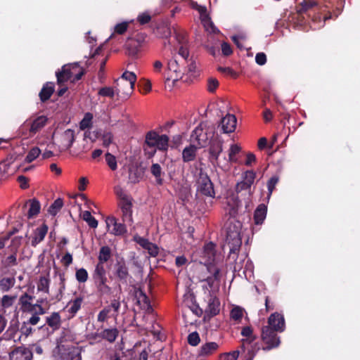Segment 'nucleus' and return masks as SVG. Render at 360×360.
<instances>
[{"label":"nucleus","mask_w":360,"mask_h":360,"mask_svg":"<svg viewBox=\"0 0 360 360\" xmlns=\"http://www.w3.org/2000/svg\"><path fill=\"white\" fill-rule=\"evenodd\" d=\"M330 8L328 4L319 5L315 1L304 0L296 6L297 12L292 19L300 26H303L308 19H311L313 23L318 24L314 29H319L323 27L326 20L336 18L340 13L339 9L332 13Z\"/></svg>","instance_id":"1"},{"label":"nucleus","mask_w":360,"mask_h":360,"mask_svg":"<svg viewBox=\"0 0 360 360\" xmlns=\"http://www.w3.org/2000/svg\"><path fill=\"white\" fill-rule=\"evenodd\" d=\"M268 325L264 326L261 330L262 349L269 351L277 348L281 344L278 333L285 330V323L283 315L275 312L268 318Z\"/></svg>","instance_id":"2"},{"label":"nucleus","mask_w":360,"mask_h":360,"mask_svg":"<svg viewBox=\"0 0 360 360\" xmlns=\"http://www.w3.org/2000/svg\"><path fill=\"white\" fill-rule=\"evenodd\" d=\"M257 174L254 170H247L242 174L241 181L238 182L235 187L237 194V199L244 200L245 205L248 206L251 202L252 195L255 187L253 186Z\"/></svg>","instance_id":"3"},{"label":"nucleus","mask_w":360,"mask_h":360,"mask_svg":"<svg viewBox=\"0 0 360 360\" xmlns=\"http://www.w3.org/2000/svg\"><path fill=\"white\" fill-rule=\"evenodd\" d=\"M169 137L165 134L159 135L155 131H150L146 135L144 150L149 154L150 156L154 155L156 149L160 150H167L168 148Z\"/></svg>","instance_id":"4"},{"label":"nucleus","mask_w":360,"mask_h":360,"mask_svg":"<svg viewBox=\"0 0 360 360\" xmlns=\"http://www.w3.org/2000/svg\"><path fill=\"white\" fill-rule=\"evenodd\" d=\"M53 144H55L60 152L69 150L75 141V131L70 129L53 136Z\"/></svg>","instance_id":"5"},{"label":"nucleus","mask_w":360,"mask_h":360,"mask_svg":"<svg viewBox=\"0 0 360 360\" xmlns=\"http://www.w3.org/2000/svg\"><path fill=\"white\" fill-rule=\"evenodd\" d=\"M195 186L197 195L214 198V185L209 176L202 170L199 172Z\"/></svg>","instance_id":"6"},{"label":"nucleus","mask_w":360,"mask_h":360,"mask_svg":"<svg viewBox=\"0 0 360 360\" xmlns=\"http://www.w3.org/2000/svg\"><path fill=\"white\" fill-rule=\"evenodd\" d=\"M136 82V75L133 72L125 71L116 83L117 86L124 91L125 96L129 97L134 91Z\"/></svg>","instance_id":"7"},{"label":"nucleus","mask_w":360,"mask_h":360,"mask_svg":"<svg viewBox=\"0 0 360 360\" xmlns=\"http://www.w3.org/2000/svg\"><path fill=\"white\" fill-rule=\"evenodd\" d=\"M113 274L116 279L122 284H127L131 278L129 267L123 258L116 261L113 266Z\"/></svg>","instance_id":"8"},{"label":"nucleus","mask_w":360,"mask_h":360,"mask_svg":"<svg viewBox=\"0 0 360 360\" xmlns=\"http://www.w3.org/2000/svg\"><path fill=\"white\" fill-rule=\"evenodd\" d=\"M226 244L229 248V257H231V255L238 254L242 244L240 233L237 231H227Z\"/></svg>","instance_id":"9"},{"label":"nucleus","mask_w":360,"mask_h":360,"mask_svg":"<svg viewBox=\"0 0 360 360\" xmlns=\"http://www.w3.org/2000/svg\"><path fill=\"white\" fill-rule=\"evenodd\" d=\"M207 270L210 274L205 281L207 282L210 288H218L221 280V270L215 264H207Z\"/></svg>","instance_id":"10"},{"label":"nucleus","mask_w":360,"mask_h":360,"mask_svg":"<svg viewBox=\"0 0 360 360\" xmlns=\"http://www.w3.org/2000/svg\"><path fill=\"white\" fill-rule=\"evenodd\" d=\"M167 68L168 71L172 73L170 77L167 78V79L177 81L183 79L185 71H184V67L179 64V60L176 57H174L168 61Z\"/></svg>","instance_id":"11"},{"label":"nucleus","mask_w":360,"mask_h":360,"mask_svg":"<svg viewBox=\"0 0 360 360\" xmlns=\"http://www.w3.org/2000/svg\"><path fill=\"white\" fill-rule=\"evenodd\" d=\"M32 350L25 346L16 347L9 352L10 360H32Z\"/></svg>","instance_id":"12"},{"label":"nucleus","mask_w":360,"mask_h":360,"mask_svg":"<svg viewBox=\"0 0 360 360\" xmlns=\"http://www.w3.org/2000/svg\"><path fill=\"white\" fill-rule=\"evenodd\" d=\"M34 296L25 292L19 297L18 304L20 310L23 313H32L34 311V306L32 303Z\"/></svg>","instance_id":"13"},{"label":"nucleus","mask_w":360,"mask_h":360,"mask_svg":"<svg viewBox=\"0 0 360 360\" xmlns=\"http://www.w3.org/2000/svg\"><path fill=\"white\" fill-rule=\"evenodd\" d=\"M237 124V119L234 115L227 114L221 120L219 127L224 134L232 133L235 131Z\"/></svg>","instance_id":"14"},{"label":"nucleus","mask_w":360,"mask_h":360,"mask_svg":"<svg viewBox=\"0 0 360 360\" xmlns=\"http://www.w3.org/2000/svg\"><path fill=\"white\" fill-rule=\"evenodd\" d=\"M142 41L141 39L128 38L124 45L126 54L131 58H136Z\"/></svg>","instance_id":"15"},{"label":"nucleus","mask_w":360,"mask_h":360,"mask_svg":"<svg viewBox=\"0 0 360 360\" xmlns=\"http://www.w3.org/2000/svg\"><path fill=\"white\" fill-rule=\"evenodd\" d=\"M99 330H101V332L102 340L110 344L115 342L120 333L115 326L109 328H108L107 326H99Z\"/></svg>","instance_id":"16"},{"label":"nucleus","mask_w":360,"mask_h":360,"mask_svg":"<svg viewBox=\"0 0 360 360\" xmlns=\"http://www.w3.org/2000/svg\"><path fill=\"white\" fill-rule=\"evenodd\" d=\"M48 118L44 115H40L33 120L32 122H28L26 121L23 127H30V132L32 134L39 131L47 124Z\"/></svg>","instance_id":"17"},{"label":"nucleus","mask_w":360,"mask_h":360,"mask_svg":"<svg viewBox=\"0 0 360 360\" xmlns=\"http://www.w3.org/2000/svg\"><path fill=\"white\" fill-rule=\"evenodd\" d=\"M48 230L49 227L45 223H43L40 226L34 229L31 237V245L36 247L42 242L48 233Z\"/></svg>","instance_id":"18"},{"label":"nucleus","mask_w":360,"mask_h":360,"mask_svg":"<svg viewBox=\"0 0 360 360\" xmlns=\"http://www.w3.org/2000/svg\"><path fill=\"white\" fill-rule=\"evenodd\" d=\"M106 225L110 229L112 226V229L110 233L115 236L123 235L127 232V229L124 223H119L114 217H108L106 219Z\"/></svg>","instance_id":"19"},{"label":"nucleus","mask_w":360,"mask_h":360,"mask_svg":"<svg viewBox=\"0 0 360 360\" xmlns=\"http://www.w3.org/2000/svg\"><path fill=\"white\" fill-rule=\"evenodd\" d=\"M57 78V83L58 85L62 86L64 83L70 79H73L74 76L72 70L70 69L68 64L64 65L60 70L56 72Z\"/></svg>","instance_id":"20"},{"label":"nucleus","mask_w":360,"mask_h":360,"mask_svg":"<svg viewBox=\"0 0 360 360\" xmlns=\"http://www.w3.org/2000/svg\"><path fill=\"white\" fill-rule=\"evenodd\" d=\"M120 207L122 213L123 222L131 224L133 222L131 200L120 202Z\"/></svg>","instance_id":"21"},{"label":"nucleus","mask_w":360,"mask_h":360,"mask_svg":"<svg viewBox=\"0 0 360 360\" xmlns=\"http://www.w3.org/2000/svg\"><path fill=\"white\" fill-rule=\"evenodd\" d=\"M191 139L196 141L200 148L205 147L208 143L207 135L200 127H196L193 130L191 134Z\"/></svg>","instance_id":"22"},{"label":"nucleus","mask_w":360,"mask_h":360,"mask_svg":"<svg viewBox=\"0 0 360 360\" xmlns=\"http://www.w3.org/2000/svg\"><path fill=\"white\" fill-rule=\"evenodd\" d=\"M54 91H55V84L53 82H46L43 85V86L39 94L40 101L42 103H45L46 101H47L51 98V96L53 94Z\"/></svg>","instance_id":"23"},{"label":"nucleus","mask_w":360,"mask_h":360,"mask_svg":"<svg viewBox=\"0 0 360 360\" xmlns=\"http://www.w3.org/2000/svg\"><path fill=\"white\" fill-rule=\"evenodd\" d=\"M209 153L212 159L217 161L220 153L222 152L223 141L219 139H212L210 142Z\"/></svg>","instance_id":"24"},{"label":"nucleus","mask_w":360,"mask_h":360,"mask_svg":"<svg viewBox=\"0 0 360 360\" xmlns=\"http://www.w3.org/2000/svg\"><path fill=\"white\" fill-rule=\"evenodd\" d=\"M46 323L52 329L53 331L58 330L62 323L61 316L59 312H52L50 316L46 317Z\"/></svg>","instance_id":"25"},{"label":"nucleus","mask_w":360,"mask_h":360,"mask_svg":"<svg viewBox=\"0 0 360 360\" xmlns=\"http://www.w3.org/2000/svg\"><path fill=\"white\" fill-rule=\"evenodd\" d=\"M219 301L215 297L210 296L205 312L210 317L214 316L219 312Z\"/></svg>","instance_id":"26"},{"label":"nucleus","mask_w":360,"mask_h":360,"mask_svg":"<svg viewBox=\"0 0 360 360\" xmlns=\"http://www.w3.org/2000/svg\"><path fill=\"white\" fill-rule=\"evenodd\" d=\"M219 348V345L215 342H209L203 344L198 352L200 356H207L214 353Z\"/></svg>","instance_id":"27"},{"label":"nucleus","mask_w":360,"mask_h":360,"mask_svg":"<svg viewBox=\"0 0 360 360\" xmlns=\"http://www.w3.org/2000/svg\"><path fill=\"white\" fill-rule=\"evenodd\" d=\"M267 207L264 204H259L254 212V221L257 225L262 224L266 217Z\"/></svg>","instance_id":"28"},{"label":"nucleus","mask_w":360,"mask_h":360,"mask_svg":"<svg viewBox=\"0 0 360 360\" xmlns=\"http://www.w3.org/2000/svg\"><path fill=\"white\" fill-rule=\"evenodd\" d=\"M241 335L245 337L242 340V348L245 347V345L252 344L256 339L257 336L253 334L252 328L250 326H245L242 328Z\"/></svg>","instance_id":"29"},{"label":"nucleus","mask_w":360,"mask_h":360,"mask_svg":"<svg viewBox=\"0 0 360 360\" xmlns=\"http://www.w3.org/2000/svg\"><path fill=\"white\" fill-rule=\"evenodd\" d=\"M185 304L190 308V309L198 316H200L203 310L195 302V298L193 295H188L184 300Z\"/></svg>","instance_id":"30"},{"label":"nucleus","mask_w":360,"mask_h":360,"mask_svg":"<svg viewBox=\"0 0 360 360\" xmlns=\"http://www.w3.org/2000/svg\"><path fill=\"white\" fill-rule=\"evenodd\" d=\"M122 89L117 86L114 88L111 86H104L101 88L98 91V95L103 97H109L112 98L115 94L119 95Z\"/></svg>","instance_id":"31"},{"label":"nucleus","mask_w":360,"mask_h":360,"mask_svg":"<svg viewBox=\"0 0 360 360\" xmlns=\"http://www.w3.org/2000/svg\"><path fill=\"white\" fill-rule=\"evenodd\" d=\"M82 302L83 298L78 297L68 303V305L67 306V307H68V311L71 314L72 317L75 316L81 309Z\"/></svg>","instance_id":"32"},{"label":"nucleus","mask_w":360,"mask_h":360,"mask_svg":"<svg viewBox=\"0 0 360 360\" xmlns=\"http://www.w3.org/2000/svg\"><path fill=\"white\" fill-rule=\"evenodd\" d=\"M196 150L197 148L193 145L186 147L182 152V158L184 162H188L194 160L196 156Z\"/></svg>","instance_id":"33"},{"label":"nucleus","mask_w":360,"mask_h":360,"mask_svg":"<svg viewBox=\"0 0 360 360\" xmlns=\"http://www.w3.org/2000/svg\"><path fill=\"white\" fill-rule=\"evenodd\" d=\"M135 297L137 300L138 304L140 306L143 307H150L149 297L141 289L139 288L135 291Z\"/></svg>","instance_id":"34"},{"label":"nucleus","mask_w":360,"mask_h":360,"mask_svg":"<svg viewBox=\"0 0 360 360\" xmlns=\"http://www.w3.org/2000/svg\"><path fill=\"white\" fill-rule=\"evenodd\" d=\"M70 65V69L72 70L74 78L72 82H77L84 75L85 71L84 69L80 66L79 63H73L68 64Z\"/></svg>","instance_id":"35"},{"label":"nucleus","mask_w":360,"mask_h":360,"mask_svg":"<svg viewBox=\"0 0 360 360\" xmlns=\"http://www.w3.org/2000/svg\"><path fill=\"white\" fill-rule=\"evenodd\" d=\"M204 255L207 257V264H214L215 245L210 242L204 246Z\"/></svg>","instance_id":"36"},{"label":"nucleus","mask_w":360,"mask_h":360,"mask_svg":"<svg viewBox=\"0 0 360 360\" xmlns=\"http://www.w3.org/2000/svg\"><path fill=\"white\" fill-rule=\"evenodd\" d=\"M111 256L112 252L110 248L108 245L102 246L99 250L98 262L105 264L109 261V259L111 258Z\"/></svg>","instance_id":"37"},{"label":"nucleus","mask_w":360,"mask_h":360,"mask_svg":"<svg viewBox=\"0 0 360 360\" xmlns=\"http://www.w3.org/2000/svg\"><path fill=\"white\" fill-rule=\"evenodd\" d=\"M15 283V278L12 277H4L0 279V290L2 292H8Z\"/></svg>","instance_id":"38"},{"label":"nucleus","mask_w":360,"mask_h":360,"mask_svg":"<svg viewBox=\"0 0 360 360\" xmlns=\"http://www.w3.org/2000/svg\"><path fill=\"white\" fill-rule=\"evenodd\" d=\"M30 202V209L28 210L27 216L29 219H31L35 216H37L41 209L40 202L36 198H33L28 201Z\"/></svg>","instance_id":"39"},{"label":"nucleus","mask_w":360,"mask_h":360,"mask_svg":"<svg viewBox=\"0 0 360 360\" xmlns=\"http://www.w3.org/2000/svg\"><path fill=\"white\" fill-rule=\"evenodd\" d=\"M110 311L109 307H104L102 310L99 311L97 315V322L99 323V326H106V323L110 319Z\"/></svg>","instance_id":"40"},{"label":"nucleus","mask_w":360,"mask_h":360,"mask_svg":"<svg viewBox=\"0 0 360 360\" xmlns=\"http://www.w3.org/2000/svg\"><path fill=\"white\" fill-rule=\"evenodd\" d=\"M46 313V309L44 307H40L39 311H34L30 313L32 314L31 317L27 321L30 325L35 326L39 323L40 321V315H44Z\"/></svg>","instance_id":"41"},{"label":"nucleus","mask_w":360,"mask_h":360,"mask_svg":"<svg viewBox=\"0 0 360 360\" xmlns=\"http://www.w3.org/2000/svg\"><path fill=\"white\" fill-rule=\"evenodd\" d=\"M150 172L155 176L156 183L158 185H162L163 184V179L161 177L162 168L160 165L158 163L153 164L150 167Z\"/></svg>","instance_id":"42"},{"label":"nucleus","mask_w":360,"mask_h":360,"mask_svg":"<svg viewBox=\"0 0 360 360\" xmlns=\"http://www.w3.org/2000/svg\"><path fill=\"white\" fill-rule=\"evenodd\" d=\"M188 62H184V63H187V67L184 69L185 71V74H189L191 77H195L197 76V65L195 60L192 58L188 60Z\"/></svg>","instance_id":"43"},{"label":"nucleus","mask_w":360,"mask_h":360,"mask_svg":"<svg viewBox=\"0 0 360 360\" xmlns=\"http://www.w3.org/2000/svg\"><path fill=\"white\" fill-rule=\"evenodd\" d=\"M63 206V200L61 198H58L49 207L48 212L52 216H56L58 212L61 210Z\"/></svg>","instance_id":"44"},{"label":"nucleus","mask_w":360,"mask_h":360,"mask_svg":"<svg viewBox=\"0 0 360 360\" xmlns=\"http://www.w3.org/2000/svg\"><path fill=\"white\" fill-rule=\"evenodd\" d=\"M86 339L89 341V345H93L96 342H100L102 340L101 332L99 327L96 332L88 333L86 335Z\"/></svg>","instance_id":"45"},{"label":"nucleus","mask_w":360,"mask_h":360,"mask_svg":"<svg viewBox=\"0 0 360 360\" xmlns=\"http://www.w3.org/2000/svg\"><path fill=\"white\" fill-rule=\"evenodd\" d=\"M93 115L90 112H87L84 115V118L79 123V128L82 130L91 128L92 126Z\"/></svg>","instance_id":"46"},{"label":"nucleus","mask_w":360,"mask_h":360,"mask_svg":"<svg viewBox=\"0 0 360 360\" xmlns=\"http://www.w3.org/2000/svg\"><path fill=\"white\" fill-rule=\"evenodd\" d=\"M50 281L45 276H41L37 284L38 291H42L48 293L49 290Z\"/></svg>","instance_id":"47"},{"label":"nucleus","mask_w":360,"mask_h":360,"mask_svg":"<svg viewBox=\"0 0 360 360\" xmlns=\"http://www.w3.org/2000/svg\"><path fill=\"white\" fill-rule=\"evenodd\" d=\"M31 326L32 325H30L27 321H23L20 328H19V331L21 335L25 336L26 338L32 335L34 331V329H33Z\"/></svg>","instance_id":"48"},{"label":"nucleus","mask_w":360,"mask_h":360,"mask_svg":"<svg viewBox=\"0 0 360 360\" xmlns=\"http://www.w3.org/2000/svg\"><path fill=\"white\" fill-rule=\"evenodd\" d=\"M240 150L241 148L236 144H233L231 146L229 153V160L231 162H237V158H236V155L240 153Z\"/></svg>","instance_id":"49"},{"label":"nucleus","mask_w":360,"mask_h":360,"mask_svg":"<svg viewBox=\"0 0 360 360\" xmlns=\"http://www.w3.org/2000/svg\"><path fill=\"white\" fill-rule=\"evenodd\" d=\"M40 153H41V150L38 147H33L28 152V153L25 158V161L28 163L32 162L37 158H38L39 156Z\"/></svg>","instance_id":"50"},{"label":"nucleus","mask_w":360,"mask_h":360,"mask_svg":"<svg viewBox=\"0 0 360 360\" xmlns=\"http://www.w3.org/2000/svg\"><path fill=\"white\" fill-rule=\"evenodd\" d=\"M105 158L107 165L112 171H115L117 168V160L115 155L110 153H107L105 155Z\"/></svg>","instance_id":"51"},{"label":"nucleus","mask_w":360,"mask_h":360,"mask_svg":"<svg viewBox=\"0 0 360 360\" xmlns=\"http://www.w3.org/2000/svg\"><path fill=\"white\" fill-rule=\"evenodd\" d=\"M17 264V256L15 253L9 255L5 259V260H2V265L4 268H8L16 266Z\"/></svg>","instance_id":"52"},{"label":"nucleus","mask_w":360,"mask_h":360,"mask_svg":"<svg viewBox=\"0 0 360 360\" xmlns=\"http://www.w3.org/2000/svg\"><path fill=\"white\" fill-rule=\"evenodd\" d=\"M16 297H17L16 295H13V296L8 295H4L1 300V306L4 308L11 307L13 304L14 301L16 299Z\"/></svg>","instance_id":"53"},{"label":"nucleus","mask_w":360,"mask_h":360,"mask_svg":"<svg viewBox=\"0 0 360 360\" xmlns=\"http://www.w3.org/2000/svg\"><path fill=\"white\" fill-rule=\"evenodd\" d=\"M75 277L79 283H85L88 280L89 274L85 269L81 268L76 271Z\"/></svg>","instance_id":"54"},{"label":"nucleus","mask_w":360,"mask_h":360,"mask_svg":"<svg viewBox=\"0 0 360 360\" xmlns=\"http://www.w3.org/2000/svg\"><path fill=\"white\" fill-rule=\"evenodd\" d=\"M115 193L120 198V202L132 200L131 198L125 193L124 189L119 186L115 187Z\"/></svg>","instance_id":"55"},{"label":"nucleus","mask_w":360,"mask_h":360,"mask_svg":"<svg viewBox=\"0 0 360 360\" xmlns=\"http://www.w3.org/2000/svg\"><path fill=\"white\" fill-rule=\"evenodd\" d=\"M106 276V271L104 266V263L98 262L94 271L93 277L104 276Z\"/></svg>","instance_id":"56"},{"label":"nucleus","mask_w":360,"mask_h":360,"mask_svg":"<svg viewBox=\"0 0 360 360\" xmlns=\"http://www.w3.org/2000/svg\"><path fill=\"white\" fill-rule=\"evenodd\" d=\"M279 181V178L278 176H274L269 179V180L267 181V188H268V198H269L273 191L274 190L276 184H278Z\"/></svg>","instance_id":"57"},{"label":"nucleus","mask_w":360,"mask_h":360,"mask_svg":"<svg viewBox=\"0 0 360 360\" xmlns=\"http://www.w3.org/2000/svg\"><path fill=\"white\" fill-rule=\"evenodd\" d=\"M231 318L235 321H239L243 316V309L240 307H236L231 311Z\"/></svg>","instance_id":"58"},{"label":"nucleus","mask_w":360,"mask_h":360,"mask_svg":"<svg viewBox=\"0 0 360 360\" xmlns=\"http://www.w3.org/2000/svg\"><path fill=\"white\" fill-rule=\"evenodd\" d=\"M200 342L199 334L197 332H193L188 336V342L191 346H197Z\"/></svg>","instance_id":"59"},{"label":"nucleus","mask_w":360,"mask_h":360,"mask_svg":"<svg viewBox=\"0 0 360 360\" xmlns=\"http://www.w3.org/2000/svg\"><path fill=\"white\" fill-rule=\"evenodd\" d=\"M129 27V22H122L117 24L114 27V33L117 34H123Z\"/></svg>","instance_id":"60"},{"label":"nucleus","mask_w":360,"mask_h":360,"mask_svg":"<svg viewBox=\"0 0 360 360\" xmlns=\"http://www.w3.org/2000/svg\"><path fill=\"white\" fill-rule=\"evenodd\" d=\"M217 70L219 72L226 75L231 76L233 78H237L238 76V73L229 67H219Z\"/></svg>","instance_id":"61"},{"label":"nucleus","mask_w":360,"mask_h":360,"mask_svg":"<svg viewBox=\"0 0 360 360\" xmlns=\"http://www.w3.org/2000/svg\"><path fill=\"white\" fill-rule=\"evenodd\" d=\"M239 352L234 351L233 352L223 353L219 356V360H237Z\"/></svg>","instance_id":"62"},{"label":"nucleus","mask_w":360,"mask_h":360,"mask_svg":"<svg viewBox=\"0 0 360 360\" xmlns=\"http://www.w3.org/2000/svg\"><path fill=\"white\" fill-rule=\"evenodd\" d=\"M136 241L144 249L150 250V248L155 249V245L146 238L140 237Z\"/></svg>","instance_id":"63"},{"label":"nucleus","mask_w":360,"mask_h":360,"mask_svg":"<svg viewBox=\"0 0 360 360\" xmlns=\"http://www.w3.org/2000/svg\"><path fill=\"white\" fill-rule=\"evenodd\" d=\"M113 135L111 132H105L102 136L103 146L108 147L112 143Z\"/></svg>","instance_id":"64"}]
</instances>
